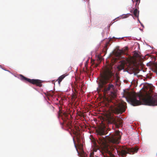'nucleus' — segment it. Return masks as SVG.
<instances>
[{
    "label": "nucleus",
    "mask_w": 157,
    "mask_h": 157,
    "mask_svg": "<svg viewBox=\"0 0 157 157\" xmlns=\"http://www.w3.org/2000/svg\"><path fill=\"white\" fill-rule=\"evenodd\" d=\"M139 11L138 10L137 8L135 9L133 11V14L136 17H138Z\"/></svg>",
    "instance_id": "obj_11"
},
{
    "label": "nucleus",
    "mask_w": 157,
    "mask_h": 157,
    "mask_svg": "<svg viewBox=\"0 0 157 157\" xmlns=\"http://www.w3.org/2000/svg\"><path fill=\"white\" fill-rule=\"evenodd\" d=\"M113 122L117 127H120L122 125L123 121L121 118L117 117L113 119Z\"/></svg>",
    "instance_id": "obj_5"
},
{
    "label": "nucleus",
    "mask_w": 157,
    "mask_h": 157,
    "mask_svg": "<svg viewBox=\"0 0 157 157\" xmlns=\"http://www.w3.org/2000/svg\"><path fill=\"white\" fill-rule=\"evenodd\" d=\"M127 48L125 49L124 51L123 50H118L115 52V55L117 58L120 59L122 57L121 56V55L122 54H124L125 53V51L127 50Z\"/></svg>",
    "instance_id": "obj_7"
},
{
    "label": "nucleus",
    "mask_w": 157,
    "mask_h": 157,
    "mask_svg": "<svg viewBox=\"0 0 157 157\" xmlns=\"http://www.w3.org/2000/svg\"><path fill=\"white\" fill-rule=\"evenodd\" d=\"M96 132L98 137L97 141L100 145L102 151L108 154L110 157H115V155L112 153V151L115 149H116L118 153L122 157L126 156L127 154H133L137 151L138 149L137 148L132 147L130 148L124 146L117 150L115 147H110L107 140L113 144H119L121 138L119 132H117L114 134L103 137L102 136L105 135L107 133V128L104 126H101L98 127L96 129Z\"/></svg>",
    "instance_id": "obj_1"
},
{
    "label": "nucleus",
    "mask_w": 157,
    "mask_h": 157,
    "mask_svg": "<svg viewBox=\"0 0 157 157\" xmlns=\"http://www.w3.org/2000/svg\"><path fill=\"white\" fill-rule=\"evenodd\" d=\"M50 108L52 109L53 110V109H54V107H53V106H52V105H51V106H50Z\"/></svg>",
    "instance_id": "obj_16"
},
{
    "label": "nucleus",
    "mask_w": 157,
    "mask_h": 157,
    "mask_svg": "<svg viewBox=\"0 0 157 157\" xmlns=\"http://www.w3.org/2000/svg\"><path fill=\"white\" fill-rule=\"evenodd\" d=\"M136 6H138L139 4V3H140V0H136Z\"/></svg>",
    "instance_id": "obj_12"
},
{
    "label": "nucleus",
    "mask_w": 157,
    "mask_h": 157,
    "mask_svg": "<svg viewBox=\"0 0 157 157\" xmlns=\"http://www.w3.org/2000/svg\"><path fill=\"white\" fill-rule=\"evenodd\" d=\"M77 139L78 140H79V139H78V137H77Z\"/></svg>",
    "instance_id": "obj_19"
},
{
    "label": "nucleus",
    "mask_w": 157,
    "mask_h": 157,
    "mask_svg": "<svg viewBox=\"0 0 157 157\" xmlns=\"http://www.w3.org/2000/svg\"><path fill=\"white\" fill-rule=\"evenodd\" d=\"M138 20H139V22L141 24V25H142V26H143V25L142 24H141V23L140 22V21L139 20V19H138Z\"/></svg>",
    "instance_id": "obj_18"
},
{
    "label": "nucleus",
    "mask_w": 157,
    "mask_h": 157,
    "mask_svg": "<svg viewBox=\"0 0 157 157\" xmlns=\"http://www.w3.org/2000/svg\"><path fill=\"white\" fill-rule=\"evenodd\" d=\"M68 114L65 113H64L63 114H62L60 111L58 113V117H61L64 122H66L67 120L68 119Z\"/></svg>",
    "instance_id": "obj_6"
},
{
    "label": "nucleus",
    "mask_w": 157,
    "mask_h": 157,
    "mask_svg": "<svg viewBox=\"0 0 157 157\" xmlns=\"http://www.w3.org/2000/svg\"><path fill=\"white\" fill-rule=\"evenodd\" d=\"M73 140L74 141V138H73Z\"/></svg>",
    "instance_id": "obj_20"
},
{
    "label": "nucleus",
    "mask_w": 157,
    "mask_h": 157,
    "mask_svg": "<svg viewBox=\"0 0 157 157\" xmlns=\"http://www.w3.org/2000/svg\"><path fill=\"white\" fill-rule=\"evenodd\" d=\"M94 152L92 151L90 152V157H94Z\"/></svg>",
    "instance_id": "obj_13"
},
{
    "label": "nucleus",
    "mask_w": 157,
    "mask_h": 157,
    "mask_svg": "<svg viewBox=\"0 0 157 157\" xmlns=\"http://www.w3.org/2000/svg\"><path fill=\"white\" fill-rule=\"evenodd\" d=\"M75 146L76 148V149L78 153V155L80 156V155H82L84 152L83 150V149L82 145L81 144H79L78 145V149H79V150H80V152L78 151V149L77 148L76 146L75 145Z\"/></svg>",
    "instance_id": "obj_9"
},
{
    "label": "nucleus",
    "mask_w": 157,
    "mask_h": 157,
    "mask_svg": "<svg viewBox=\"0 0 157 157\" xmlns=\"http://www.w3.org/2000/svg\"><path fill=\"white\" fill-rule=\"evenodd\" d=\"M68 75V74L66 73L63 74V75L59 76L58 79L57 80V81L58 82L59 84H60V82H61L62 80L64 79V78Z\"/></svg>",
    "instance_id": "obj_10"
},
{
    "label": "nucleus",
    "mask_w": 157,
    "mask_h": 157,
    "mask_svg": "<svg viewBox=\"0 0 157 157\" xmlns=\"http://www.w3.org/2000/svg\"><path fill=\"white\" fill-rule=\"evenodd\" d=\"M113 75L111 70L107 68L105 70L98 81V87L97 90L98 92L101 91L105 94H107L109 91H111V96L114 98L116 97V94L113 91L114 86L110 83L106 85L108 83L112 81Z\"/></svg>",
    "instance_id": "obj_2"
},
{
    "label": "nucleus",
    "mask_w": 157,
    "mask_h": 157,
    "mask_svg": "<svg viewBox=\"0 0 157 157\" xmlns=\"http://www.w3.org/2000/svg\"><path fill=\"white\" fill-rule=\"evenodd\" d=\"M77 97L75 95L73 96L72 98H75Z\"/></svg>",
    "instance_id": "obj_15"
},
{
    "label": "nucleus",
    "mask_w": 157,
    "mask_h": 157,
    "mask_svg": "<svg viewBox=\"0 0 157 157\" xmlns=\"http://www.w3.org/2000/svg\"><path fill=\"white\" fill-rule=\"evenodd\" d=\"M21 79L24 82H28L33 85H36L37 86L41 87L42 86L41 82L39 79H31L26 78L21 75H20Z\"/></svg>",
    "instance_id": "obj_4"
},
{
    "label": "nucleus",
    "mask_w": 157,
    "mask_h": 157,
    "mask_svg": "<svg viewBox=\"0 0 157 157\" xmlns=\"http://www.w3.org/2000/svg\"><path fill=\"white\" fill-rule=\"evenodd\" d=\"M74 134L76 136H77V132H74Z\"/></svg>",
    "instance_id": "obj_17"
},
{
    "label": "nucleus",
    "mask_w": 157,
    "mask_h": 157,
    "mask_svg": "<svg viewBox=\"0 0 157 157\" xmlns=\"http://www.w3.org/2000/svg\"><path fill=\"white\" fill-rule=\"evenodd\" d=\"M112 113L115 114H121L125 111V106L122 103H118L110 108Z\"/></svg>",
    "instance_id": "obj_3"
},
{
    "label": "nucleus",
    "mask_w": 157,
    "mask_h": 157,
    "mask_svg": "<svg viewBox=\"0 0 157 157\" xmlns=\"http://www.w3.org/2000/svg\"><path fill=\"white\" fill-rule=\"evenodd\" d=\"M126 64V62L124 60L121 61L120 62V63L117 67V68L118 69L119 71H121L124 69Z\"/></svg>",
    "instance_id": "obj_8"
},
{
    "label": "nucleus",
    "mask_w": 157,
    "mask_h": 157,
    "mask_svg": "<svg viewBox=\"0 0 157 157\" xmlns=\"http://www.w3.org/2000/svg\"><path fill=\"white\" fill-rule=\"evenodd\" d=\"M135 56L137 57H138L139 56V54L137 53H136V54L135 53Z\"/></svg>",
    "instance_id": "obj_14"
}]
</instances>
